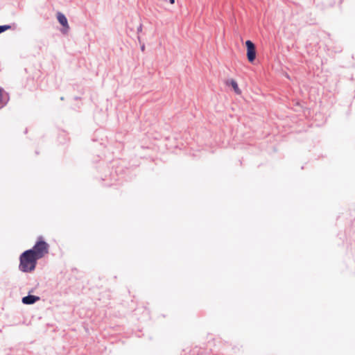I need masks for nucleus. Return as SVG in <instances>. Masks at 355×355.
Segmentation results:
<instances>
[{
    "instance_id": "f257e3e1",
    "label": "nucleus",
    "mask_w": 355,
    "mask_h": 355,
    "mask_svg": "<svg viewBox=\"0 0 355 355\" xmlns=\"http://www.w3.org/2000/svg\"><path fill=\"white\" fill-rule=\"evenodd\" d=\"M37 259L32 251L26 250L20 256L19 270L25 272H32L35 268Z\"/></svg>"
},
{
    "instance_id": "f03ea898",
    "label": "nucleus",
    "mask_w": 355,
    "mask_h": 355,
    "mask_svg": "<svg viewBox=\"0 0 355 355\" xmlns=\"http://www.w3.org/2000/svg\"><path fill=\"white\" fill-rule=\"evenodd\" d=\"M49 245L44 241L42 236H40L33 248L29 250L32 251L36 258L40 259L49 253Z\"/></svg>"
},
{
    "instance_id": "7ed1b4c3",
    "label": "nucleus",
    "mask_w": 355,
    "mask_h": 355,
    "mask_svg": "<svg viewBox=\"0 0 355 355\" xmlns=\"http://www.w3.org/2000/svg\"><path fill=\"white\" fill-rule=\"evenodd\" d=\"M247 47V58L249 62H252L256 58V48L254 44L250 41L245 42Z\"/></svg>"
},
{
    "instance_id": "20e7f679",
    "label": "nucleus",
    "mask_w": 355,
    "mask_h": 355,
    "mask_svg": "<svg viewBox=\"0 0 355 355\" xmlns=\"http://www.w3.org/2000/svg\"><path fill=\"white\" fill-rule=\"evenodd\" d=\"M57 19L59 23L62 26L61 32L63 34H67L69 30V26L66 16L62 12H58Z\"/></svg>"
},
{
    "instance_id": "39448f33",
    "label": "nucleus",
    "mask_w": 355,
    "mask_h": 355,
    "mask_svg": "<svg viewBox=\"0 0 355 355\" xmlns=\"http://www.w3.org/2000/svg\"><path fill=\"white\" fill-rule=\"evenodd\" d=\"M9 101V94L0 87V110L6 105Z\"/></svg>"
},
{
    "instance_id": "423d86ee",
    "label": "nucleus",
    "mask_w": 355,
    "mask_h": 355,
    "mask_svg": "<svg viewBox=\"0 0 355 355\" xmlns=\"http://www.w3.org/2000/svg\"><path fill=\"white\" fill-rule=\"evenodd\" d=\"M39 300V297L35 295H28L22 298V302L26 304H32Z\"/></svg>"
},
{
    "instance_id": "0eeeda50",
    "label": "nucleus",
    "mask_w": 355,
    "mask_h": 355,
    "mask_svg": "<svg viewBox=\"0 0 355 355\" xmlns=\"http://www.w3.org/2000/svg\"><path fill=\"white\" fill-rule=\"evenodd\" d=\"M227 85H231L235 92L236 94H240L241 93V89L239 87V85L236 80L234 79H230L227 82Z\"/></svg>"
},
{
    "instance_id": "6e6552de",
    "label": "nucleus",
    "mask_w": 355,
    "mask_h": 355,
    "mask_svg": "<svg viewBox=\"0 0 355 355\" xmlns=\"http://www.w3.org/2000/svg\"><path fill=\"white\" fill-rule=\"evenodd\" d=\"M11 26L10 25H2L0 26V34L8 29H10Z\"/></svg>"
},
{
    "instance_id": "1a4fd4ad",
    "label": "nucleus",
    "mask_w": 355,
    "mask_h": 355,
    "mask_svg": "<svg viewBox=\"0 0 355 355\" xmlns=\"http://www.w3.org/2000/svg\"><path fill=\"white\" fill-rule=\"evenodd\" d=\"M137 33H140L142 31V24H140L139 26L137 27Z\"/></svg>"
},
{
    "instance_id": "9d476101",
    "label": "nucleus",
    "mask_w": 355,
    "mask_h": 355,
    "mask_svg": "<svg viewBox=\"0 0 355 355\" xmlns=\"http://www.w3.org/2000/svg\"><path fill=\"white\" fill-rule=\"evenodd\" d=\"M169 2H170L171 3H175V0H169Z\"/></svg>"
},
{
    "instance_id": "9b49d317",
    "label": "nucleus",
    "mask_w": 355,
    "mask_h": 355,
    "mask_svg": "<svg viewBox=\"0 0 355 355\" xmlns=\"http://www.w3.org/2000/svg\"><path fill=\"white\" fill-rule=\"evenodd\" d=\"M144 49H145V46H144V45H143V46L141 47V51H144Z\"/></svg>"
},
{
    "instance_id": "f8f14e48",
    "label": "nucleus",
    "mask_w": 355,
    "mask_h": 355,
    "mask_svg": "<svg viewBox=\"0 0 355 355\" xmlns=\"http://www.w3.org/2000/svg\"><path fill=\"white\" fill-rule=\"evenodd\" d=\"M60 100H61V101H63V100H64V97H61V98H60Z\"/></svg>"
}]
</instances>
